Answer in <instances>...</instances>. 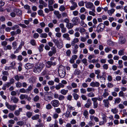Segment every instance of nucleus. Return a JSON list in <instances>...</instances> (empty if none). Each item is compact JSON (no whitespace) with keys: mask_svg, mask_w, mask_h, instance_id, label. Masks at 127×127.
Returning <instances> with one entry per match:
<instances>
[{"mask_svg":"<svg viewBox=\"0 0 127 127\" xmlns=\"http://www.w3.org/2000/svg\"><path fill=\"white\" fill-rule=\"evenodd\" d=\"M96 98L97 100L96 101H97V100H98L99 101H101L103 100V96H99L98 97H94L93 98Z\"/></svg>","mask_w":127,"mask_h":127,"instance_id":"603ef678","label":"nucleus"},{"mask_svg":"<svg viewBox=\"0 0 127 127\" xmlns=\"http://www.w3.org/2000/svg\"><path fill=\"white\" fill-rule=\"evenodd\" d=\"M33 85H31L28 87V88L26 89L27 93H29V91H31L33 89Z\"/></svg>","mask_w":127,"mask_h":127,"instance_id":"e433bc0d","label":"nucleus"},{"mask_svg":"<svg viewBox=\"0 0 127 127\" xmlns=\"http://www.w3.org/2000/svg\"><path fill=\"white\" fill-rule=\"evenodd\" d=\"M45 64L46 67L49 68H50L52 65L54 66L55 65L57 64V63L55 62H53L51 61H48L46 62Z\"/></svg>","mask_w":127,"mask_h":127,"instance_id":"20e7f679","label":"nucleus"},{"mask_svg":"<svg viewBox=\"0 0 127 127\" xmlns=\"http://www.w3.org/2000/svg\"><path fill=\"white\" fill-rule=\"evenodd\" d=\"M115 11V9H111L110 10L108 11V13L110 15H111Z\"/></svg>","mask_w":127,"mask_h":127,"instance_id":"72a5a7b5","label":"nucleus"},{"mask_svg":"<svg viewBox=\"0 0 127 127\" xmlns=\"http://www.w3.org/2000/svg\"><path fill=\"white\" fill-rule=\"evenodd\" d=\"M30 43L33 46H35L36 44V41L34 39H32L31 40Z\"/></svg>","mask_w":127,"mask_h":127,"instance_id":"5fc2aeb1","label":"nucleus"},{"mask_svg":"<svg viewBox=\"0 0 127 127\" xmlns=\"http://www.w3.org/2000/svg\"><path fill=\"white\" fill-rule=\"evenodd\" d=\"M22 108H19L18 110H16L14 112V114L16 116H18L20 114V112H22Z\"/></svg>","mask_w":127,"mask_h":127,"instance_id":"412c9836","label":"nucleus"},{"mask_svg":"<svg viewBox=\"0 0 127 127\" xmlns=\"http://www.w3.org/2000/svg\"><path fill=\"white\" fill-rule=\"evenodd\" d=\"M19 98L21 100H23L24 99H27L28 101H30L31 99V98L28 96V95L23 94H21L20 95Z\"/></svg>","mask_w":127,"mask_h":127,"instance_id":"6e6552de","label":"nucleus"},{"mask_svg":"<svg viewBox=\"0 0 127 127\" xmlns=\"http://www.w3.org/2000/svg\"><path fill=\"white\" fill-rule=\"evenodd\" d=\"M64 85L63 84L61 83H59V84L56 85L55 86V88L57 90H59L61 88H63L64 87Z\"/></svg>","mask_w":127,"mask_h":127,"instance_id":"f3484780","label":"nucleus"},{"mask_svg":"<svg viewBox=\"0 0 127 127\" xmlns=\"http://www.w3.org/2000/svg\"><path fill=\"white\" fill-rule=\"evenodd\" d=\"M38 14L40 15L44 16V15L43 14V11L41 10H39L38 12Z\"/></svg>","mask_w":127,"mask_h":127,"instance_id":"bf43d9fd","label":"nucleus"},{"mask_svg":"<svg viewBox=\"0 0 127 127\" xmlns=\"http://www.w3.org/2000/svg\"><path fill=\"white\" fill-rule=\"evenodd\" d=\"M105 27L104 24L102 23H100L97 26V30L98 31H102Z\"/></svg>","mask_w":127,"mask_h":127,"instance_id":"9b49d317","label":"nucleus"},{"mask_svg":"<svg viewBox=\"0 0 127 127\" xmlns=\"http://www.w3.org/2000/svg\"><path fill=\"white\" fill-rule=\"evenodd\" d=\"M75 31H79V32H85V29L82 27L76 28L75 30Z\"/></svg>","mask_w":127,"mask_h":127,"instance_id":"393cba45","label":"nucleus"},{"mask_svg":"<svg viewBox=\"0 0 127 127\" xmlns=\"http://www.w3.org/2000/svg\"><path fill=\"white\" fill-rule=\"evenodd\" d=\"M123 61L122 60H119L118 61V63L119 66L118 67L119 68H121L123 67V65L122 64Z\"/></svg>","mask_w":127,"mask_h":127,"instance_id":"7c9ffc66","label":"nucleus"},{"mask_svg":"<svg viewBox=\"0 0 127 127\" xmlns=\"http://www.w3.org/2000/svg\"><path fill=\"white\" fill-rule=\"evenodd\" d=\"M90 86L92 87H98L100 85L99 83L97 82H92L90 84Z\"/></svg>","mask_w":127,"mask_h":127,"instance_id":"ddd939ff","label":"nucleus"},{"mask_svg":"<svg viewBox=\"0 0 127 127\" xmlns=\"http://www.w3.org/2000/svg\"><path fill=\"white\" fill-rule=\"evenodd\" d=\"M54 14L56 15V17L58 19H60L61 17V14L59 13L58 11H55L54 12Z\"/></svg>","mask_w":127,"mask_h":127,"instance_id":"4be33fe9","label":"nucleus"},{"mask_svg":"<svg viewBox=\"0 0 127 127\" xmlns=\"http://www.w3.org/2000/svg\"><path fill=\"white\" fill-rule=\"evenodd\" d=\"M81 71L78 69H76L75 70L74 74L75 75H78L81 73Z\"/></svg>","mask_w":127,"mask_h":127,"instance_id":"c756f323","label":"nucleus"},{"mask_svg":"<svg viewBox=\"0 0 127 127\" xmlns=\"http://www.w3.org/2000/svg\"><path fill=\"white\" fill-rule=\"evenodd\" d=\"M54 81L52 80L49 81L48 82V84L50 86H52L54 85Z\"/></svg>","mask_w":127,"mask_h":127,"instance_id":"13d9d810","label":"nucleus"},{"mask_svg":"<svg viewBox=\"0 0 127 127\" xmlns=\"http://www.w3.org/2000/svg\"><path fill=\"white\" fill-rule=\"evenodd\" d=\"M70 2L72 5L70 7V9L71 10H74L77 7V3L75 2L74 0H71Z\"/></svg>","mask_w":127,"mask_h":127,"instance_id":"423d86ee","label":"nucleus"},{"mask_svg":"<svg viewBox=\"0 0 127 127\" xmlns=\"http://www.w3.org/2000/svg\"><path fill=\"white\" fill-rule=\"evenodd\" d=\"M53 41L55 44L57 48L59 49H61L63 46V41L61 39H60L59 41L57 39H54L53 40Z\"/></svg>","mask_w":127,"mask_h":127,"instance_id":"7ed1b4c3","label":"nucleus"},{"mask_svg":"<svg viewBox=\"0 0 127 127\" xmlns=\"http://www.w3.org/2000/svg\"><path fill=\"white\" fill-rule=\"evenodd\" d=\"M15 63L14 61H13L10 64V66H11V67L12 68V69L13 68V67L15 65Z\"/></svg>","mask_w":127,"mask_h":127,"instance_id":"69168bd1","label":"nucleus"},{"mask_svg":"<svg viewBox=\"0 0 127 127\" xmlns=\"http://www.w3.org/2000/svg\"><path fill=\"white\" fill-rule=\"evenodd\" d=\"M11 100L14 103H17L19 101V99L14 96H12L11 98Z\"/></svg>","mask_w":127,"mask_h":127,"instance_id":"a211bd4d","label":"nucleus"},{"mask_svg":"<svg viewBox=\"0 0 127 127\" xmlns=\"http://www.w3.org/2000/svg\"><path fill=\"white\" fill-rule=\"evenodd\" d=\"M92 104L91 100L90 99H88L87 100V103L85 105V106L87 108H89Z\"/></svg>","mask_w":127,"mask_h":127,"instance_id":"dca6fc26","label":"nucleus"},{"mask_svg":"<svg viewBox=\"0 0 127 127\" xmlns=\"http://www.w3.org/2000/svg\"><path fill=\"white\" fill-rule=\"evenodd\" d=\"M44 46V45L43 44H41L38 47V49L39 51L40 52H41L43 50V48Z\"/></svg>","mask_w":127,"mask_h":127,"instance_id":"37998d69","label":"nucleus"},{"mask_svg":"<svg viewBox=\"0 0 127 127\" xmlns=\"http://www.w3.org/2000/svg\"><path fill=\"white\" fill-rule=\"evenodd\" d=\"M17 43L16 41H14L12 43V47L13 49H15L17 48Z\"/></svg>","mask_w":127,"mask_h":127,"instance_id":"473e14b6","label":"nucleus"},{"mask_svg":"<svg viewBox=\"0 0 127 127\" xmlns=\"http://www.w3.org/2000/svg\"><path fill=\"white\" fill-rule=\"evenodd\" d=\"M59 9L61 11H63L65 10V8L64 6L62 5L60 7Z\"/></svg>","mask_w":127,"mask_h":127,"instance_id":"3c124183","label":"nucleus"},{"mask_svg":"<svg viewBox=\"0 0 127 127\" xmlns=\"http://www.w3.org/2000/svg\"><path fill=\"white\" fill-rule=\"evenodd\" d=\"M58 117L59 115L57 113H54L53 116V118L55 119L57 118Z\"/></svg>","mask_w":127,"mask_h":127,"instance_id":"774afa93","label":"nucleus"},{"mask_svg":"<svg viewBox=\"0 0 127 127\" xmlns=\"http://www.w3.org/2000/svg\"><path fill=\"white\" fill-rule=\"evenodd\" d=\"M52 99V98L51 96H49L45 98V100L48 102L50 101Z\"/></svg>","mask_w":127,"mask_h":127,"instance_id":"4c0bfd02","label":"nucleus"},{"mask_svg":"<svg viewBox=\"0 0 127 127\" xmlns=\"http://www.w3.org/2000/svg\"><path fill=\"white\" fill-rule=\"evenodd\" d=\"M118 54L119 55L122 56L124 55V52L123 50H120L118 51Z\"/></svg>","mask_w":127,"mask_h":127,"instance_id":"8fccbe9b","label":"nucleus"},{"mask_svg":"<svg viewBox=\"0 0 127 127\" xmlns=\"http://www.w3.org/2000/svg\"><path fill=\"white\" fill-rule=\"evenodd\" d=\"M25 67L26 69H31L32 68V67L31 64L28 63L25 64Z\"/></svg>","mask_w":127,"mask_h":127,"instance_id":"cd10ccee","label":"nucleus"},{"mask_svg":"<svg viewBox=\"0 0 127 127\" xmlns=\"http://www.w3.org/2000/svg\"><path fill=\"white\" fill-rule=\"evenodd\" d=\"M121 101V99L120 98H116L115 100L114 103H119Z\"/></svg>","mask_w":127,"mask_h":127,"instance_id":"c03bdc74","label":"nucleus"},{"mask_svg":"<svg viewBox=\"0 0 127 127\" xmlns=\"http://www.w3.org/2000/svg\"><path fill=\"white\" fill-rule=\"evenodd\" d=\"M72 95L75 99L77 100L78 99L79 96L77 94L74 93L72 94Z\"/></svg>","mask_w":127,"mask_h":127,"instance_id":"c9c22d12","label":"nucleus"},{"mask_svg":"<svg viewBox=\"0 0 127 127\" xmlns=\"http://www.w3.org/2000/svg\"><path fill=\"white\" fill-rule=\"evenodd\" d=\"M91 100L93 101V108L94 109L97 108L98 107V103L96 101L97 98H92Z\"/></svg>","mask_w":127,"mask_h":127,"instance_id":"f8f14e48","label":"nucleus"},{"mask_svg":"<svg viewBox=\"0 0 127 127\" xmlns=\"http://www.w3.org/2000/svg\"><path fill=\"white\" fill-rule=\"evenodd\" d=\"M13 11L16 13L17 15H20L22 14V11L19 9H13Z\"/></svg>","mask_w":127,"mask_h":127,"instance_id":"6ab92c4d","label":"nucleus"},{"mask_svg":"<svg viewBox=\"0 0 127 127\" xmlns=\"http://www.w3.org/2000/svg\"><path fill=\"white\" fill-rule=\"evenodd\" d=\"M51 49L52 51L53 52L54 54H55L57 52L56 48L55 46L52 47L51 48Z\"/></svg>","mask_w":127,"mask_h":127,"instance_id":"de8ad7c7","label":"nucleus"},{"mask_svg":"<svg viewBox=\"0 0 127 127\" xmlns=\"http://www.w3.org/2000/svg\"><path fill=\"white\" fill-rule=\"evenodd\" d=\"M85 3H86L85 6L87 8L92 9H93L94 7H95L93 3L91 2H86Z\"/></svg>","mask_w":127,"mask_h":127,"instance_id":"1a4fd4ad","label":"nucleus"},{"mask_svg":"<svg viewBox=\"0 0 127 127\" xmlns=\"http://www.w3.org/2000/svg\"><path fill=\"white\" fill-rule=\"evenodd\" d=\"M87 90L88 92H92L95 91V89L94 88H88L87 89Z\"/></svg>","mask_w":127,"mask_h":127,"instance_id":"a19ab883","label":"nucleus"},{"mask_svg":"<svg viewBox=\"0 0 127 127\" xmlns=\"http://www.w3.org/2000/svg\"><path fill=\"white\" fill-rule=\"evenodd\" d=\"M55 112L59 114L61 112V110L60 108H55L54 109Z\"/></svg>","mask_w":127,"mask_h":127,"instance_id":"4d7b16f0","label":"nucleus"},{"mask_svg":"<svg viewBox=\"0 0 127 127\" xmlns=\"http://www.w3.org/2000/svg\"><path fill=\"white\" fill-rule=\"evenodd\" d=\"M78 4L80 6H83L84 5V3L83 1H81L78 3Z\"/></svg>","mask_w":127,"mask_h":127,"instance_id":"680f3d73","label":"nucleus"},{"mask_svg":"<svg viewBox=\"0 0 127 127\" xmlns=\"http://www.w3.org/2000/svg\"><path fill=\"white\" fill-rule=\"evenodd\" d=\"M16 87L18 88L21 87L22 85V84L20 82L18 81L16 83Z\"/></svg>","mask_w":127,"mask_h":127,"instance_id":"ea45409f","label":"nucleus"},{"mask_svg":"<svg viewBox=\"0 0 127 127\" xmlns=\"http://www.w3.org/2000/svg\"><path fill=\"white\" fill-rule=\"evenodd\" d=\"M83 114L85 118H88V113L87 110H85L84 111Z\"/></svg>","mask_w":127,"mask_h":127,"instance_id":"58836bf2","label":"nucleus"},{"mask_svg":"<svg viewBox=\"0 0 127 127\" xmlns=\"http://www.w3.org/2000/svg\"><path fill=\"white\" fill-rule=\"evenodd\" d=\"M49 9L50 11H53L54 10V9L53 8V6L52 5H48Z\"/></svg>","mask_w":127,"mask_h":127,"instance_id":"0e129e2a","label":"nucleus"},{"mask_svg":"<svg viewBox=\"0 0 127 127\" xmlns=\"http://www.w3.org/2000/svg\"><path fill=\"white\" fill-rule=\"evenodd\" d=\"M52 107L51 104H47L46 106V108L47 109H50L52 108Z\"/></svg>","mask_w":127,"mask_h":127,"instance_id":"052dcab7","label":"nucleus"},{"mask_svg":"<svg viewBox=\"0 0 127 127\" xmlns=\"http://www.w3.org/2000/svg\"><path fill=\"white\" fill-rule=\"evenodd\" d=\"M65 116L67 118H70L72 117V115L70 114V111H67L65 113Z\"/></svg>","mask_w":127,"mask_h":127,"instance_id":"2f4dec72","label":"nucleus"},{"mask_svg":"<svg viewBox=\"0 0 127 127\" xmlns=\"http://www.w3.org/2000/svg\"><path fill=\"white\" fill-rule=\"evenodd\" d=\"M66 27L69 29H71L73 27V24L71 23H69L67 24Z\"/></svg>","mask_w":127,"mask_h":127,"instance_id":"f704fd0d","label":"nucleus"},{"mask_svg":"<svg viewBox=\"0 0 127 127\" xmlns=\"http://www.w3.org/2000/svg\"><path fill=\"white\" fill-rule=\"evenodd\" d=\"M109 95V94L108 92H104L102 95V96L104 97V98H106L107 96Z\"/></svg>","mask_w":127,"mask_h":127,"instance_id":"864d4df0","label":"nucleus"},{"mask_svg":"<svg viewBox=\"0 0 127 127\" xmlns=\"http://www.w3.org/2000/svg\"><path fill=\"white\" fill-rule=\"evenodd\" d=\"M111 111L113 114H116L118 113V110L116 108H114L111 109Z\"/></svg>","mask_w":127,"mask_h":127,"instance_id":"b1692460","label":"nucleus"},{"mask_svg":"<svg viewBox=\"0 0 127 127\" xmlns=\"http://www.w3.org/2000/svg\"><path fill=\"white\" fill-rule=\"evenodd\" d=\"M79 41V40L78 38H74L73 40L71 42V44L72 46H74L75 43L78 42Z\"/></svg>","mask_w":127,"mask_h":127,"instance_id":"5701e85b","label":"nucleus"},{"mask_svg":"<svg viewBox=\"0 0 127 127\" xmlns=\"http://www.w3.org/2000/svg\"><path fill=\"white\" fill-rule=\"evenodd\" d=\"M19 91L21 93H28L26 89L25 90L24 88L20 89L19 90Z\"/></svg>","mask_w":127,"mask_h":127,"instance_id":"79ce46f5","label":"nucleus"},{"mask_svg":"<svg viewBox=\"0 0 127 127\" xmlns=\"http://www.w3.org/2000/svg\"><path fill=\"white\" fill-rule=\"evenodd\" d=\"M87 95L89 97H92V98H93V97H94L95 96V94L93 92H91L88 93L87 94Z\"/></svg>","mask_w":127,"mask_h":127,"instance_id":"c85d7f7f","label":"nucleus"},{"mask_svg":"<svg viewBox=\"0 0 127 127\" xmlns=\"http://www.w3.org/2000/svg\"><path fill=\"white\" fill-rule=\"evenodd\" d=\"M103 104L105 107L108 108L109 107L110 104L109 102L108 99H104L103 101Z\"/></svg>","mask_w":127,"mask_h":127,"instance_id":"4468645a","label":"nucleus"},{"mask_svg":"<svg viewBox=\"0 0 127 127\" xmlns=\"http://www.w3.org/2000/svg\"><path fill=\"white\" fill-rule=\"evenodd\" d=\"M45 66V65L42 63L38 62L35 65L33 72L38 73L40 72Z\"/></svg>","mask_w":127,"mask_h":127,"instance_id":"f257e3e1","label":"nucleus"},{"mask_svg":"<svg viewBox=\"0 0 127 127\" xmlns=\"http://www.w3.org/2000/svg\"><path fill=\"white\" fill-rule=\"evenodd\" d=\"M67 90H65L64 89H63L61 90L60 91V93L63 95H65L68 92Z\"/></svg>","mask_w":127,"mask_h":127,"instance_id":"bb28decb","label":"nucleus"},{"mask_svg":"<svg viewBox=\"0 0 127 127\" xmlns=\"http://www.w3.org/2000/svg\"><path fill=\"white\" fill-rule=\"evenodd\" d=\"M58 72L59 75L61 78L64 77L65 75L66 72L64 67L62 65L60 66L58 69Z\"/></svg>","mask_w":127,"mask_h":127,"instance_id":"f03ea898","label":"nucleus"},{"mask_svg":"<svg viewBox=\"0 0 127 127\" xmlns=\"http://www.w3.org/2000/svg\"><path fill=\"white\" fill-rule=\"evenodd\" d=\"M5 104L7 107L11 111L14 110L17 106V105H10L7 102H6Z\"/></svg>","mask_w":127,"mask_h":127,"instance_id":"39448f33","label":"nucleus"},{"mask_svg":"<svg viewBox=\"0 0 127 127\" xmlns=\"http://www.w3.org/2000/svg\"><path fill=\"white\" fill-rule=\"evenodd\" d=\"M119 108L120 109H123L125 108V106L123 104H119L118 105Z\"/></svg>","mask_w":127,"mask_h":127,"instance_id":"338daca9","label":"nucleus"},{"mask_svg":"<svg viewBox=\"0 0 127 127\" xmlns=\"http://www.w3.org/2000/svg\"><path fill=\"white\" fill-rule=\"evenodd\" d=\"M51 103L52 105L54 107H57L60 105V103L58 100L54 99L51 101Z\"/></svg>","mask_w":127,"mask_h":127,"instance_id":"9d476101","label":"nucleus"},{"mask_svg":"<svg viewBox=\"0 0 127 127\" xmlns=\"http://www.w3.org/2000/svg\"><path fill=\"white\" fill-rule=\"evenodd\" d=\"M91 9L92 10V11H89V14L93 16H95L96 14L95 13V7H94L93 9Z\"/></svg>","mask_w":127,"mask_h":127,"instance_id":"aec40b11","label":"nucleus"},{"mask_svg":"<svg viewBox=\"0 0 127 127\" xmlns=\"http://www.w3.org/2000/svg\"><path fill=\"white\" fill-rule=\"evenodd\" d=\"M39 114H36L32 116L31 118L33 120H35L39 119Z\"/></svg>","mask_w":127,"mask_h":127,"instance_id":"a878e982","label":"nucleus"},{"mask_svg":"<svg viewBox=\"0 0 127 127\" xmlns=\"http://www.w3.org/2000/svg\"><path fill=\"white\" fill-rule=\"evenodd\" d=\"M119 35V43L121 44H124L126 41V39L125 38L123 37L122 35H121V33H118V34Z\"/></svg>","mask_w":127,"mask_h":127,"instance_id":"0eeeda50","label":"nucleus"},{"mask_svg":"<svg viewBox=\"0 0 127 127\" xmlns=\"http://www.w3.org/2000/svg\"><path fill=\"white\" fill-rule=\"evenodd\" d=\"M58 98L60 100H62L64 99L65 97L63 95H59Z\"/></svg>","mask_w":127,"mask_h":127,"instance_id":"09e8293b","label":"nucleus"},{"mask_svg":"<svg viewBox=\"0 0 127 127\" xmlns=\"http://www.w3.org/2000/svg\"><path fill=\"white\" fill-rule=\"evenodd\" d=\"M59 123L61 125H62L64 123V122H65L64 119H62V118L59 119Z\"/></svg>","mask_w":127,"mask_h":127,"instance_id":"6e6d98bb","label":"nucleus"},{"mask_svg":"<svg viewBox=\"0 0 127 127\" xmlns=\"http://www.w3.org/2000/svg\"><path fill=\"white\" fill-rule=\"evenodd\" d=\"M80 92L81 94H85L86 92V91L85 89L81 88L80 89Z\"/></svg>","mask_w":127,"mask_h":127,"instance_id":"e2e57ef3","label":"nucleus"},{"mask_svg":"<svg viewBox=\"0 0 127 127\" xmlns=\"http://www.w3.org/2000/svg\"><path fill=\"white\" fill-rule=\"evenodd\" d=\"M79 20L78 18L76 17L73 18L72 20V21L74 24L76 25L79 22Z\"/></svg>","mask_w":127,"mask_h":127,"instance_id":"2eb2a0df","label":"nucleus"},{"mask_svg":"<svg viewBox=\"0 0 127 127\" xmlns=\"http://www.w3.org/2000/svg\"><path fill=\"white\" fill-rule=\"evenodd\" d=\"M17 124L18 125L22 126L24 124V122L23 121H19L17 122Z\"/></svg>","mask_w":127,"mask_h":127,"instance_id":"49530a36","label":"nucleus"},{"mask_svg":"<svg viewBox=\"0 0 127 127\" xmlns=\"http://www.w3.org/2000/svg\"><path fill=\"white\" fill-rule=\"evenodd\" d=\"M32 112L29 111L26 113V115L28 118H30L32 116Z\"/></svg>","mask_w":127,"mask_h":127,"instance_id":"a18cd8bd","label":"nucleus"}]
</instances>
